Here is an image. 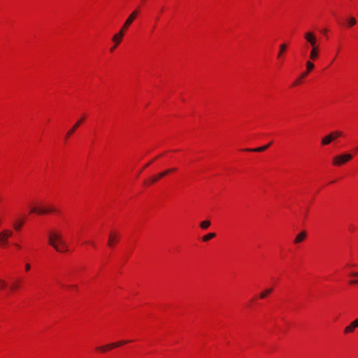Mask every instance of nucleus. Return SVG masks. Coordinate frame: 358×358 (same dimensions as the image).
Here are the masks:
<instances>
[{"instance_id":"nucleus-1","label":"nucleus","mask_w":358,"mask_h":358,"mask_svg":"<svg viewBox=\"0 0 358 358\" xmlns=\"http://www.w3.org/2000/svg\"><path fill=\"white\" fill-rule=\"evenodd\" d=\"M48 243L57 252H65L68 251V247L62 240L61 234L56 231H50Z\"/></svg>"},{"instance_id":"nucleus-2","label":"nucleus","mask_w":358,"mask_h":358,"mask_svg":"<svg viewBox=\"0 0 358 358\" xmlns=\"http://www.w3.org/2000/svg\"><path fill=\"white\" fill-rule=\"evenodd\" d=\"M343 135V132L340 131H334L322 138L321 145H327L334 141L336 138Z\"/></svg>"},{"instance_id":"nucleus-3","label":"nucleus","mask_w":358,"mask_h":358,"mask_svg":"<svg viewBox=\"0 0 358 358\" xmlns=\"http://www.w3.org/2000/svg\"><path fill=\"white\" fill-rule=\"evenodd\" d=\"M13 231L10 229H3L0 231V247L6 248L8 243V239L13 236Z\"/></svg>"},{"instance_id":"nucleus-4","label":"nucleus","mask_w":358,"mask_h":358,"mask_svg":"<svg viewBox=\"0 0 358 358\" xmlns=\"http://www.w3.org/2000/svg\"><path fill=\"white\" fill-rule=\"evenodd\" d=\"M352 158V156L350 154H343L335 157L333 159V164L336 166H341L344 163L350 161Z\"/></svg>"},{"instance_id":"nucleus-5","label":"nucleus","mask_w":358,"mask_h":358,"mask_svg":"<svg viewBox=\"0 0 358 358\" xmlns=\"http://www.w3.org/2000/svg\"><path fill=\"white\" fill-rule=\"evenodd\" d=\"M129 342V341H119V342H117V343H110V344H108V345H106L97 347L96 350H99L101 352H106L107 350H110L111 348L119 347V346H120V345H122L123 344H126V343H127Z\"/></svg>"},{"instance_id":"nucleus-6","label":"nucleus","mask_w":358,"mask_h":358,"mask_svg":"<svg viewBox=\"0 0 358 358\" xmlns=\"http://www.w3.org/2000/svg\"><path fill=\"white\" fill-rule=\"evenodd\" d=\"M305 40L310 45L311 48L318 46L317 45L316 35L312 31H308L304 34Z\"/></svg>"},{"instance_id":"nucleus-7","label":"nucleus","mask_w":358,"mask_h":358,"mask_svg":"<svg viewBox=\"0 0 358 358\" xmlns=\"http://www.w3.org/2000/svg\"><path fill=\"white\" fill-rule=\"evenodd\" d=\"M56 210L53 208H37L36 207H33L30 210V213H37L38 215H45L49 213L55 212Z\"/></svg>"},{"instance_id":"nucleus-8","label":"nucleus","mask_w":358,"mask_h":358,"mask_svg":"<svg viewBox=\"0 0 358 358\" xmlns=\"http://www.w3.org/2000/svg\"><path fill=\"white\" fill-rule=\"evenodd\" d=\"M137 15H138V10H134L131 13V15L128 17L127 20L125 21L124 25L122 27V29H123L124 31V29H127L131 25V24L133 22V21L134 20V19L136 18Z\"/></svg>"},{"instance_id":"nucleus-9","label":"nucleus","mask_w":358,"mask_h":358,"mask_svg":"<svg viewBox=\"0 0 358 358\" xmlns=\"http://www.w3.org/2000/svg\"><path fill=\"white\" fill-rule=\"evenodd\" d=\"M119 238V235L116 232H111L109 234L108 241V245L110 247H113V245L117 242Z\"/></svg>"},{"instance_id":"nucleus-10","label":"nucleus","mask_w":358,"mask_h":358,"mask_svg":"<svg viewBox=\"0 0 358 358\" xmlns=\"http://www.w3.org/2000/svg\"><path fill=\"white\" fill-rule=\"evenodd\" d=\"M358 327V318L352 322L348 326H347L344 329L345 334H348L352 332L355 328Z\"/></svg>"},{"instance_id":"nucleus-11","label":"nucleus","mask_w":358,"mask_h":358,"mask_svg":"<svg viewBox=\"0 0 358 358\" xmlns=\"http://www.w3.org/2000/svg\"><path fill=\"white\" fill-rule=\"evenodd\" d=\"M124 34V30L121 29L118 33L114 35L113 37V41L115 42L116 45H118L120 43Z\"/></svg>"},{"instance_id":"nucleus-12","label":"nucleus","mask_w":358,"mask_h":358,"mask_svg":"<svg viewBox=\"0 0 358 358\" xmlns=\"http://www.w3.org/2000/svg\"><path fill=\"white\" fill-rule=\"evenodd\" d=\"M84 117H83L72 127V128L67 132L66 138L69 137L74 131L78 128L80 124L83 122Z\"/></svg>"},{"instance_id":"nucleus-13","label":"nucleus","mask_w":358,"mask_h":358,"mask_svg":"<svg viewBox=\"0 0 358 358\" xmlns=\"http://www.w3.org/2000/svg\"><path fill=\"white\" fill-rule=\"evenodd\" d=\"M319 54V46L313 47L311 48L310 52V58L312 60L317 59Z\"/></svg>"},{"instance_id":"nucleus-14","label":"nucleus","mask_w":358,"mask_h":358,"mask_svg":"<svg viewBox=\"0 0 358 358\" xmlns=\"http://www.w3.org/2000/svg\"><path fill=\"white\" fill-rule=\"evenodd\" d=\"M306 236L307 234L305 231L300 232L299 234L296 235L294 241V243H299L302 242L306 238Z\"/></svg>"},{"instance_id":"nucleus-15","label":"nucleus","mask_w":358,"mask_h":358,"mask_svg":"<svg viewBox=\"0 0 358 358\" xmlns=\"http://www.w3.org/2000/svg\"><path fill=\"white\" fill-rule=\"evenodd\" d=\"M271 143H268V145L259 147V148H252V149L247 148V149H245L244 150L248 151V152H263V151L266 150L271 145Z\"/></svg>"},{"instance_id":"nucleus-16","label":"nucleus","mask_w":358,"mask_h":358,"mask_svg":"<svg viewBox=\"0 0 358 358\" xmlns=\"http://www.w3.org/2000/svg\"><path fill=\"white\" fill-rule=\"evenodd\" d=\"M24 224V220L23 219H17L15 220L14 223H13V228L16 230V231H20L22 226Z\"/></svg>"},{"instance_id":"nucleus-17","label":"nucleus","mask_w":358,"mask_h":358,"mask_svg":"<svg viewBox=\"0 0 358 358\" xmlns=\"http://www.w3.org/2000/svg\"><path fill=\"white\" fill-rule=\"evenodd\" d=\"M273 292V288H268L264 289L262 292L259 294V297L261 299L266 298L269 294H271Z\"/></svg>"},{"instance_id":"nucleus-18","label":"nucleus","mask_w":358,"mask_h":358,"mask_svg":"<svg viewBox=\"0 0 358 358\" xmlns=\"http://www.w3.org/2000/svg\"><path fill=\"white\" fill-rule=\"evenodd\" d=\"M216 234L215 233H209L202 237V240L204 242H207L211 238L215 237Z\"/></svg>"},{"instance_id":"nucleus-19","label":"nucleus","mask_w":358,"mask_h":358,"mask_svg":"<svg viewBox=\"0 0 358 358\" xmlns=\"http://www.w3.org/2000/svg\"><path fill=\"white\" fill-rule=\"evenodd\" d=\"M210 225V222L209 220H204L200 223V227L203 229H208Z\"/></svg>"},{"instance_id":"nucleus-20","label":"nucleus","mask_w":358,"mask_h":358,"mask_svg":"<svg viewBox=\"0 0 358 358\" xmlns=\"http://www.w3.org/2000/svg\"><path fill=\"white\" fill-rule=\"evenodd\" d=\"M287 48V45L283 43L280 45V50L278 55V58H280Z\"/></svg>"},{"instance_id":"nucleus-21","label":"nucleus","mask_w":358,"mask_h":358,"mask_svg":"<svg viewBox=\"0 0 358 358\" xmlns=\"http://www.w3.org/2000/svg\"><path fill=\"white\" fill-rule=\"evenodd\" d=\"M315 67V65L313 62H310V61H308L306 62V68H307V71L308 72H310Z\"/></svg>"},{"instance_id":"nucleus-22","label":"nucleus","mask_w":358,"mask_h":358,"mask_svg":"<svg viewBox=\"0 0 358 358\" xmlns=\"http://www.w3.org/2000/svg\"><path fill=\"white\" fill-rule=\"evenodd\" d=\"M357 21L355 17H350L348 19V24L349 27L354 26L356 24Z\"/></svg>"},{"instance_id":"nucleus-23","label":"nucleus","mask_w":358,"mask_h":358,"mask_svg":"<svg viewBox=\"0 0 358 358\" xmlns=\"http://www.w3.org/2000/svg\"><path fill=\"white\" fill-rule=\"evenodd\" d=\"M162 178V177H159V173L158 175L155 176L150 179L149 184H153Z\"/></svg>"},{"instance_id":"nucleus-24","label":"nucleus","mask_w":358,"mask_h":358,"mask_svg":"<svg viewBox=\"0 0 358 358\" xmlns=\"http://www.w3.org/2000/svg\"><path fill=\"white\" fill-rule=\"evenodd\" d=\"M176 171V169H168V170H166L162 173H159V177H164L166 175L169 174V173H171L173 171Z\"/></svg>"},{"instance_id":"nucleus-25","label":"nucleus","mask_w":358,"mask_h":358,"mask_svg":"<svg viewBox=\"0 0 358 358\" xmlns=\"http://www.w3.org/2000/svg\"><path fill=\"white\" fill-rule=\"evenodd\" d=\"M6 286V283L4 280L0 279V289H3Z\"/></svg>"},{"instance_id":"nucleus-26","label":"nucleus","mask_w":358,"mask_h":358,"mask_svg":"<svg viewBox=\"0 0 358 358\" xmlns=\"http://www.w3.org/2000/svg\"><path fill=\"white\" fill-rule=\"evenodd\" d=\"M24 267H25V271H29L30 270V268H31V266H30V264H28V263H27V264H25V266H24Z\"/></svg>"},{"instance_id":"nucleus-27","label":"nucleus","mask_w":358,"mask_h":358,"mask_svg":"<svg viewBox=\"0 0 358 358\" xmlns=\"http://www.w3.org/2000/svg\"><path fill=\"white\" fill-rule=\"evenodd\" d=\"M350 283L351 285L357 284V283H358V280H350Z\"/></svg>"},{"instance_id":"nucleus-28","label":"nucleus","mask_w":358,"mask_h":358,"mask_svg":"<svg viewBox=\"0 0 358 358\" xmlns=\"http://www.w3.org/2000/svg\"><path fill=\"white\" fill-rule=\"evenodd\" d=\"M308 73L309 72H308L307 71L306 72L303 73L302 75H301V78L306 77L308 75Z\"/></svg>"},{"instance_id":"nucleus-29","label":"nucleus","mask_w":358,"mask_h":358,"mask_svg":"<svg viewBox=\"0 0 358 358\" xmlns=\"http://www.w3.org/2000/svg\"><path fill=\"white\" fill-rule=\"evenodd\" d=\"M351 275L355 276V277H358V272L352 273Z\"/></svg>"},{"instance_id":"nucleus-30","label":"nucleus","mask_w":358,"mask_h":358,"mask_svg":"<svg viewBox=\"0 0 358 358\" xmlns=\"http://www.w3.org/2000/svg\"><path fill=\"white\" fill-rule=\"evenodd\" d=\"M17 287V285L15 284V285H12L11 289H16Z\"/></svg>"},{"instance_id":"nucleus-31","label":"nucleus","mask_w":358,"mask_h":358,"mask_svg":"<svg viewBox=\"0 0 358 358\" xmlns=\"http://www.w3.org/2000/svg\"><path fill=\"white\" fill-rule=\"evenodd\" d=\"M117 46V45H116V44H115L113 47L111 48L110 51H113L116 48Z\"/></svg>"},{"instance_id":"nucleus-32","label":"nucleus","mask_w":358,"mask_h":358,"mask_svg":"<svg viewBox=\"0 0 358 358\" xmlns=\"http://www.w3.org/2000/svg\"><path fill=\"white\" fill-rule=\"evenodd\" d=\"M15 246L17 248H18V249H20V248H21V246H20L19 244H17V243H15Z\"/></svg>"},{"instance_id":"nucleus-33","label":"nucleus","mask_w":358,"mask_h":358,"mask_svg":"<svg viewBox=\"0 0 358 358\" xmlns=\"http://www.w3.org/2000/svg\"><path fill=\"white\" fill-rule=\"evenodd\" d=\"M299 83V80H296L294 83V85H296Z\"/></svg>"},{"instance_id":"nucleus-34","label":"nucleus","mask_w":358,"mask_h":358,"mask_svg":"<svg viewBox=\"0 0 358 358\" xmlns=\"http://www.w3.org/2000/svg\"><path fill=\"white\" fill-rule=\"evenodd\" d=\"M69 288H76V285H70Z\"/></svg>"},{"instance_id":"nucleus-35","label":"nucleus","mask_w":358,"mask_h":358,"mask_svg":"<svg viewBox=\"0 0 358 358\" xmlns=\"http://www.w3.org/2000/svg\"><path fill=\"white\" fill-rule=\"evenodd\" d=\"M149 165H150V163H148V164H145V167H147V166H148Z\"/></svg>"},{"instance_id":"nucleus-36","label":"nucleus","mask_w":358,"mask_h":358,"mask_svg":"<svg viewBox=\"0 0 358 358\" xmlns=\"http://www.w3.org/2000/svg\"><path fill=\"white\" fill-rule=\"evenodd\" d=\"M357 150H358V147H357Z\"/></svg>"}]
</instances>
